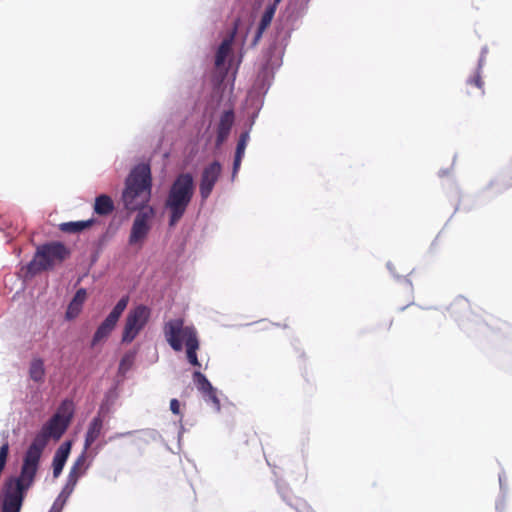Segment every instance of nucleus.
<instances>
[{"label": "nucleus", "mask_w": 512, "mask_h": 512, "mask_svg": "<svg viewBox=\"0 0 512 512\" xmlns=\"http://www.w3.org/2000/svg\"><path fill=\"white\" fill-rule=\"evenodd\" d=\"M71 450V442L63 443L55 452L53 457V476L57 478L65 466Z\"/></svg>", "instance_id": "nucleus-13"}, {"label": "nucleus", "mask_w": 512, "mask_h": 512, "mask_svg": "<svg viewBox=\"0 0 512 512\" xmlns=\"http://www.w3.org/2000/svg\"><path fill=\"white\" fill-rule=\"evenodd\" d=\"M93 209L99 216H108L114 211L115 205L109 195L101 194L95 198Z\"/></svg>", "instance_id": "nucleus-16"}, {"label": "nucleus", "mask_w": 512, "mask_h": 512, "mask_svg": "<svg viewBox=\"0 0 512 512\" xmlns=\"http://www.w3.org/2000/svg\"><path fill=\"white\" fill-rule=\"evenodd\" d=\"M87 297L86 290L84 288H80L76 291L73 299L68 305L66 311V319L72 320L76 318L82 310L83 303L85 302Z\"/></svg>", "instance_id": "nucleus-14"}, {"label": "nucleus", "mask_w": 512, "mask_h": 512, "mask_svg": "<svg viewBox=\"0 0 512 512\" xmlns=\"http://www.w3.org/2000/svg\"><path fill=\"white\" fill-rule=\"evenodd\" d=\"M95 223V219L85 221L64 222L59 225V229L64 233L76 234L90 228Z\"/></svg>", "instance_id": "nucleus-18"}, {"label": "nucleus", "mask_w": 512, "mask_h": 512, "mask_svg": "<svg viewBox=\"0 0 512 512\" xmlns=\"http://www.w3.org/2000/svg\"><path fill=\"white\" fill-rule=\"evenodd\" d=\"M73 417V403L64 400L57 412L43 425L41 431L35 436L27 449L24 461L38 468L42 451L50 438L60 439L67 430Z\"/></svg>", "instance_id": "nucleus-2"}, {"label": "nucleus", "mask_w": 512, "mask_h": 512, "mask_svg": "<svg viewBox=\"0 0 512 512\" xmlns=\"http://www.w3.org/2000/svg\"><path fill=\"white\" fill-rule=\"evenodd\" d=\"M466 84L470 87H476L478 90H480L481 94L484 93V82L481 75V65H479L473 75L469 77Z\"/></svg>", "instance_id": "nucleus-22"}, {"label": "nucleus", "mask_w": 512, "mask_h": 512, "mask_svg": "<svg viewBox=\"0 0 512 512\" xmlns=\"http://www.w3.org/2000/svg\"><path fill=\"white\" fill-rule=\"evenodd\" d=\"M104 426V417L101 413H98L88 425L85 439H84V449L87 451L93 443L100 437Z\"/></svg>", "instance_id": "nucleus-12"}, {"label": "nucleus", "mask_w": 512, "mask_h": 512, "mask_svg": "<svg viewBox=\"0 0 512 512\" xmlns=\"http://www.w3.org/2000/svg\"><path fill=\"white\" fill-rule=\"evenodd\" d=\"M128 302H129V297L128 296H124L122 297L118 302L117 304L114 306V308L112 309V311L109 313L108 317L111 319V320H114L116 322H118L120 316L122 315V313L124 312V310L126 309L127 305H128Z\"/></svg>", "instance_id": "nucleus-21"}, {"label": "nucleus", "mask_w": 512, "mask_h": 512, "mask_svg": "<svg viewBox=\"0 0 512 512\" xmlns=\"http://www.w3.org/2000/svg\"><path fill=\"white\" fill-rule=\"evenodd\" d=\"M37 470V467L23 460L20 475L5 481L2 512H20L25 493L32 486Z\"/></svg>", "instance_id": "nucleus-5"}, {"label": "nucleus", "mask_w": 512, "mask_h": 512, "mask_svg": "<svg viewBox=\"0 0 512 512\" xmlns=\"http://www.w3.org/2000/svg\"><path fill=\"white\" fill-rule=\"evenodd\" d=\"M194 195V180L190 173H181L168 191L165 208L169 211V226H175L184 216Z\"/></svg>", "instance_id": "nucleus-3"}, {"label": "nucleus", "mask_w": 512, "mask_h": 512, "mask_svg": "<svg viewBox=\"0 0 512 512\" xmlns=\"http://www.w3.org/2000/svg\"><path fill=\"white\" fill-rule=\"evenodd\" d=\"M70 255L69 249L61 242L43 244L37 248L34 258L27 265V272L36 275L52 269Z\"/></svg>", "instance_id": "nucleus-6"}, {"label": "nucleus", "mask_w": 512, "mask_h": 512, "mask_svg": "<svg viewBox=\"0 0 512 512\" xmlns=\"http://www.w3.org/2000/svg\"><path fill=\"white\" fill-rule=\"evenodd\" d=\"M221 172L222 167L218 161L210 163L203 169L199 184V193L203 201L211 195Z\"/></svg>", "instance_id": "nucleus-8"}, {"label": "nucleus", "mask_w": 512, "mask_h": 512, "mask_svg": "<svg viewBox=\"0 0 512 512\" xmlns=\"http://www.w3.org/2000/svg\"><path fill=\"white\" fill-rule=\"evenodd\" d=\"M234 112L228 110L222 113L216 129V146L220 147L228 138L234 123Z\"/></svg>", "instance_id": "nucleus-10"}, {"label": "nucleus", "mask_w": 512, "mask_h": 512, "mask_svg": "<svg viewBox=\"0 0 512 512\" xmlns=\"http://www.w3.org/2000/svg\"><path fill=\"white\" fill-rule=\"evenodd\" d=\"M163 333L166 341L174 351H181L183 342H185L188 362L196 367L201 366L197 358L199 341L194 327L184 326V320L176 318L164 324Z\"/></svg>", "instance_id": "nucleus-4"}, {"label": "nucleus", "mask_w": 512, "mask_h": 512, "mask_svg": "<svg viewBox=\"0 0 512 512\" xmlns=\"http://www.w3.org/2000/svg\"><path fill=\"white\" fill-rule=\"evenodd\" d=\"M232 41H233V35H231L229 38L224 39L221 42V44L216 52V56H215V66L217 68L224 65L226 58L231 51Z\"/></svg>", "instance_id": "nucleus-20"}, {"label": "nucleus", "mask_w": 512, "mask_h": 512, "mask_svg": "<svg viewBox=\"0 0 512 512\" xmlns=\"http://www.w3.org/2000/svg\"><path fill=\"white\" fill-rule=\"evenodd\" d=\"M468 307V302L463 299V298H459L457 300H455L451 305H450V308H467Z\"/></svg>", "instance_id": "nucleus-25"}, {"label": "nucleus", "mask_w": 512, "mask_h": 512, "mask_svg": "<svg viewBox=\"0 0 512 512\" xmlns=\"http://www.w3.org/2000/svg\"><path fill=\"white\" fill-rule=\"evenodd\" d=\"M130 433H131V432H127V433H118V434H116V435L114 436V438H115V437H122V436H124V435H128V434H130ZM110 439H113V437H111Z\"/></svg>", "instance_id": "nucleus-29"}, {"label": "nucleus", "mask_w": 512, "mask_h": 512, "mask_svg": "<svg viewBox=\"0 0 512 512\" xmlns=\"http://www.w3.org/2000/svg\"><path fill=\"white\" fill-rule=\"evenodd\" d=\"M29 377L36 383H42L45 377L44 361L41 358H33L29 366Z\"/></svg>", "instance_id": "nucleus-19"}, {"label": "nucleus", "mask_w": 512, "mask_h": 512, "mask_svg": "<svg viewBox=\"0 0 512 512\" xmlns=\"http://www.w3.org/2000/svg\"><path fill=\"white\" fill-rule=\"evenodd\" d=\"M89 466L90 464L87 462V451L83 449L82 453L77 457L69 471L67 482L62 493H66L67 496H69L74 491L78 480L85 475Z\"/></svg>", "instance_id": "nucleus-9"}, {"label": "nucleus", "mask_w": 512, "mask_h": 512, "mask_svg": "<svg viewBox=\"0 0 512 512\" xmlns=\"http://www.w3.org/2000/svg\"><path fill=\"white\" fill-rule=\"evenodd\" d=\"M64 502H65V500H63L62 502H59V499H57L54 502V504L52 505L50 512H61Z\"/></svg>", "instance_id": "nucleus-26"}, {"label": "nucleus", "mask_w": 512, "mask_h": 512, "mask_svg": "<svg viewBox=\"0 0 512 512\" xmlns=\"http://www.w3.org/2000/svg\"><path fill=\"white\" fill-rule=\"evenodd\" d=\"M117 322L114 320H111L108 316L105 318V320L100 324V326L97 328L96 332L93 335L91 345L94 347L101 341L108 338V336L111 334L113 329L115 328Z\"/></svg>", "instance_id": "nucleus-17"}, {"label": "nucleus", "mask_w": 512, "mask_h": 512, "mask_svg": "<svg viewBox=\"0 0 512 512\" xmlns=\"http://www.w3.org/2000/svg\"><path fill=\"white\" fill-rule=\"evenodd\" d=\"M241 161H242V158L241 157H234V163H233V175H235L239 168H240V165H241Z\"/></svg>", "instance_id": "nucleus-28"}, {"label": "nucleus", "mask_w": 512, "mask_h": 512, "mask_svg": "<svg viewBox=\"0 0 512 512\" xmlns=\"http://www.w3.org/2000/svg\"><path fill=\"white\" fill-rule=\"evenodd\" d=\"M130 363L131 357L129 355H125L120 362V370L128 368Z\"/></svg>", "instance_id": "nucleus-27"}, {"label": "nucleus", "mask_w": 512, "mask_h": 512, "mask_svg": "<svg viewBox=\"0 0 512 512\" xmlns=\"http://www.w3.org/2000/svg\"><path fill=\"white\" fill-rule=\"evenodd\" d=\"M150 313V309L145 305H138L129 311L122 333L123 343H131L137 337L147 324Z\"/></svg>", "instance_id": "nucleus-7"}, {"label": "nucleus", "mask_w": 512, "mask_h": 512, "mask_svg": "<svg viewBox=\"0 0 512 512\" xmlns=\"http://www.w3.org/2000/svg\"><path fill=\"white\" fill-rule=\"evenodd\" d=\"M248 139H249V135L247 132H244L240 135L237 146H236V151H235L236 157L239 156V157L243 158Z\"/></svg>", "instance_id": "nucleus-23"}, {"label": "nucleus", "mask_w": 512, "mask_h": 512, "mask_svg": "<svg viewBox=\"0 0 512 512\" xmlns=\"http://www.w3.org/2000/svg\"><path fill=\"white\" fill-rule=\"evenodd\" d=\"M152 178L149 165L140 164L134 167L125 182L122 202L128 211L138 213L133 221L129 236V244L135 245L144 241L151 229V221L155 210L148 206L151 199Z\"/></svg>", "instance_id": "nucleus-1"}, {"label": "nucleus", "mask_w": 512, "mask_h": 512, "mask_svg": "<svg viewBox=\"0 0 512 512\" xmlns=\"http://www.w3.org/2000/svg\"><path fill=\"white\" fill-rule=\"evenodd\" d=\"M193 381L197 389L204 395V397L208 398L214 404L219 406V399L217 397L216 389L212 386L204 374L199 371H195L193 373Z\"/></svg>", "instance_id": "nucleus-11"}, {"label": "nucleus", "mask_w": 512, "mask_h": 512, "mask_svg": "<svg viewBox=\"0 0 512 512\" xmlns=\"http://www.w3.org/2000/svg\"><path fill=\"white\" fill-rule=\"evenodd\" d=\"M281 1L282 0H274V3L266 8L258 25V29L255 35V42H257L262 37L264 31L270 26L277 9V5Z\"/></svg>", "instance_id": "nucleus-15"}, {"label": "nucleus", "mask_w": 512, "mask_h": 512, "mask_svg": "<svg viewBox=\"0 0 512 512\" xmlns=\"http://www.w3.org/2000/svg\"><path fill=\"white\" fill-rule=\"evenodd\" d=\"M170 410L175 415H181L180 403L177 399L174 398L170 401Z\"/></svg>", "instance_id": "nucleus-24"}]
</instances>
